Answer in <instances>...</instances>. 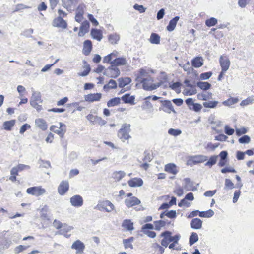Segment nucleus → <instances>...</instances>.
I'll use <instances>...</instances> for the list:
<instances>
[{"label":"nucleus","instance_id":"nucleus-1","mask_svg":"<svg viewBox=\"0 0 254 254\" xmlns=\"http://www.w3.org/2000/svg\"><path fill=\"white\" fill-rule=\"evenodd\" d=\"M130 131V125L127 123L123 124L118 131V137L122 141L125 142L131 138V136L129 135Z\"/></svg>","mask_w":254,"mask_h":254},{"label":"nucleus","instance_id":"nucleus-2","mask_svg":"<svg viewBox=\"0 0 254 254\" xmlns=\"http://www.w3.org/2000/svg\"><path fill=\"white\" fill-rule=\"evenodd\" d=\"M153 80L151 77H147L145 79L142 80L139 82L142 84V87L143 89L147 91H152L155 90L160 87L162 82H160L159 83L154 84L152 83Z\"/></svg>","mask_w":254,"mask_h":254},{"label":"nucleus","instance_id":"nucleus-3","mask_svg":"<svg viewBox=\"0 0 254 254\" xmlns=\"http://www.w3.org/2000/svg\"><path fill=\"white\" fill-rule=\"evenodd\" d=\"M42 100L41 99V95L40 92L35 91H33L30 100V105L36 109L37 111H40L42 109V106L40 104L42 103Z\"/></svg>","mask_w":254,"mask_h":254},{"label":"nucleus","instance_id":"nucleus-4","mask_svg":"<svg viewBox=\"0 0 254 254\" xmlns=\"http://www.w3.org/2000/svg\"><path fill=\"white\" fill-rule=\"evenodd\" d=\"M208 159V157L203 155H196L189 156L187 161V164L193 166L199 163H203Z\"/></svg>","mask_w":254,"mask_h":254},{"label":"nucleus","instance_id":"nucleus-5","mask_svg":"<svg viewBox=\"0 0 254 254\" xmlns=\"http://www.w3.org/2000/svg\"><path fill=\"white\" fill-rule=\"evenodd\" d=\"M95 208L99 211L105 210L107 212H110L115 209V206L111 202L106 200L99 203Z\"/></svg>","mask_w":254,"mask_h":254},{"label":"nucleus","instance_id":"nucleus-6","mask_svg":"<svg viewBox=\"0 0 254 254\" xmlns=\"http://www.w3.org/2000/svg\"><path fill=\"white\" fill-rule=\"evenodd\" d=\"M104 74L109 77L116 78L120 74V71L118 68L111 65L108 68L105 69Z\"/></svg>","mask_w":254,"mask_h":254},{"label":"nucleus","instance_id":"nucleus-7","mask_svg":"<svg viewBox=\"0 0 254 254\" xmlns=\"http://www.w3.org/2000/svg\"><path fill=\"white\" fill-rule=\"evenodd\" d=\"M59 127L55 125H52L50 127V129L63 138L66 132V126L62 122L59 123Z\"/></svg>","mask_w":254,"mask_h":254},{"label":"nucleus","instance_id":"nucleus-8","mask_svg":"<svg viewBox=\"0 0 254 254\" xmlns=\"http://www.w3.org/2000/svg\"><path fill=\"white\" fill-rule=\"evenodd\" d=\"M162 105L159 108V110H162L164 112L170 114L171 112L176 113V111L174 109L173 106L171 102L169 100L161 101Z\"/></svg>","mask_w":254,"mask_h":254},{"label":"nucleus","instance_id":"nucleus-9","mask_svg":"<svg viewBox=\"0 0 254 254\" xmlns=\"http://www.w3.org/2000/svg\"><path fill=\"white\" fill-rule=\"evenodd\" d=\"M79 0H62V5L69 12L74 10Z\"/></svg>","mask_w":254,"mask_h":254},{"label":"nucleus","instance_id":"nucleus-10","mask_svg":"<svg viewBox=\"0 0 254 254\" xmlns=\"http://www.w3.org/2000/svg\"><path fill=\"white\" fill-rule=\"evenodd\" d=\"M26 192L28 194L39 196L44 194L46 192V190L40 187H33L28 188Z\"/></svg>","mask_w":254,"mask_h":254},{"label":"nucleus","instance_id":"nucleus-11","mask_svg":"<svg viewBox=\"0 0 254 254\" xmlns=\"http://www.w3.org/2000/svg\"><path fill=\"white\" fill-rule=\"evenodd\" d=\"M70 202L72 206L80 207L83 205V199L79 195H74L70 198Z\"/></svg>","mask_w":254,"mask_h":254},{"label":"nucleus","instance_id":"nucleus-12","mask_svg":"<svg viewBox=\"0 0 254 254\" xmlns=\"http://www.w3.org/2000/svg\"><path fill=\"white\" fill-rule=\"evenodd\" d=\"M172 233L169 231H166L160 234V237H163L161 241L162 246L167 247L171 242V235Z\"/></svg>","mask_w":254,"mask_h":254},{"label":"nucleus","instance_id":"nucleus-13","mask_svg":"<svg viewBox=\"0 0 254 254\" xmlns=\"http://www.w3.org/2000/svg\"><path fill=\"white\" fill-rule=\"evenodd\" d=\"M52 25L54 27L62 28L63 29H66L67 27V23L61 16L55 18L53 21Z\"/></svg>","mask_w":254,"mask_h":254},{"label":"nucleus","instance_id":"nucleus-14","mask_svg":"<svg viewBox=\"0 0 254 254\" xmlns=\"http://www.w3.org/2000/svg\"><path fill=\"white\" fill-rule=\"evenodd\" d=\"M102 98V94L101 93H91L84 96L85 101L88 102H93L99 101Z\"/></svg>","mask_w":254,"mask_h":254},{"label":"nucleus","instance_id":"nucleus-15","mask_svg":"<svg viewBox=\"0 0 254 254\" xmlns=\"http://www.w3.org/2000/svg\"><path fill=\"white\" fill-rule=\"evenodd\" d=\"M71 247L72 249L76 250V254H81L85 249V245L83 243L78 240L72 244Z\"/></svg>","mask_w":254,"mask_h":254},{"label":"nucleus","instance_id":"nucleus-16","mask_svg":"<svg viewBox=\"0 0 254 254\" xmlns=\"http://www.w3.org/2000/svg\"><path fill=\"white\" fill-rule=\"evenodd\" d=\"M85 5L84 4L79 5L76 10V15L75 17V21L79 23L83 19V14L84 13Z\"/></svg>","mask_w":254,"mask_h":254},{"label":"nucleus","instance_id":"nucleus-17","mask_svg":"<svg viewBox=\"0 0 254 254\" xmlns=\"http://www.w3.org/2000/svg\"><path fill=\"white\" fill-rule=\"evenodd\" d=\"M69 189V184L68 181H63L60 184L58 188V193L60 195H64L68 190Z\"/></svg>","mask_w":254,"mask_h":254},{"label":"nucleus","instance_id":"nucleus-18","mask_svg":"<svg viewBox=\"0 0 254 254\" xmlns=\"http://www.w3.org/2000/svg\"><path fill=\"white\" fill-rule=\"evenodd\" d=\"M179 167L174 163H168L165 166L164 170L168 173L176 175L179 172Z\"/></svg>","mask_w":254,"mask_h":254},{"label":"nucleus","instance_id":"nucleus-19","mask_svg":"<svg viewBox=\"0 0 254 254\" xmlns=\"http://www.w3.org/2000/svg\"><path fill=\"white\" fill-rule=\"evenodd\" d=\"M219 62L221 67V70L223 71H227L230 65V60L227 58H224L223 56H221Z\"/></svg>","mask_w":254,"mask_h":254},{"label":"nucleus","instance_id":"nucleus-20","mask_svg":"<svg viewBox=\"0 0 254 254\" xmlns=\"http://www.w3.org/2000/svg\"><path fill=\"white\" fill-rule=\"evenodd\" d=\"M185 184L183 188L187 191L195 190L197 189L196 187L195 186V184L191 181L189 178H186L184 179Z\"/></svg>","mask_w":254,"mask_h":254},{"label":"nucleus","instance_id":"nucleus-21","mask_svg":"<svg viewBox=\"0 0 254 254\" xmlns=\"http://www.w3.org/2000/svg\"><path fill=\"white\" fill-rule=\"evenodd\" d=\"M30 166L27 165L20 164L16 167H14L11 170V175H18V173L24 170H28Z\"/></svg>","mask_w":254,"mask_h":254},{"label":"nucleus","instance_id":"nucleus-22","mask_svg":"<svg viewBox=\"0 0 254 254\" xmlns=\"http://www.w3.org/2000/svg\"><path fill=\"white\" fill-rule=\"evenodd\" d=\"M89 28V23L88 21L85 20L83 21L80 27L78 36L82 37L84 34L88 32Z\"/></svg>","mask_w":254,"mask_h":254},{"label":"nucleus","instance_id":"nucleus-23","mask_svg":"<svg viewBox=\"0 0 254 254\" xmlns=\"http://www.w3.org/2000/svg\"><path fill=\"white\" fill-rule=\"evenodd\" d=\"M125 203L127 207H131L134 205H138L140 201L136 197H132L125 200Z\"/></svg>","mask_w":254,"mask_h":254},{"label":"nucleus","instance_id":"nucleus-24","mask_svg":"<svg viewBox=\"0 0 254 254\" xmlns=\"http://www.w3.org/2000/svg\"><path fill=\"white\" fill-rule=\"evenodd\" d=\"M92 42L89 40H86L84 42L83 48V54L85 55H88L92 50Z\"/></svg>","mask_w":254,"mask_h":254},{"label":"nucleus","instance_id":"nucleus-25","mask_svg":"<svg viewBox=\"0 0 254 254\" xmlns=\"http://www.w3.org/2000/svg\"><path fill=\"white\" fill-rule=\"evenodd\" d=\"M127 64V60L125 57L117 58L111 63V64L116 67L118 66L126 65Z\"/></svg>","mask_w":254,"mask_h":254},{"label":"nucleus","instance_id":"nucleus-26","mask_svg":"<svg viewBox=\"0 0 254 254\" xmlns=\"http://www.w3.org/2000/svg\"><path fill=\"white\" fill-rule=\"evenodd\" d=\"M35 123L36 127L43 131L46 130L48 128V125L46 122L42 118L36 119Z\"/></svg>","mask_w":254,"mask_h":254},{"label":"nucleus","instance_id":"nucleus-27","mask_svg":"<svg viewBox=\"0 0 254 254\" xmlns=\"http://www.w3.org/2000/svg\"><path fill=\"white\" fill-rule=\"evenodd\" d=\"M128 185L131 187H140L143 184V181L141 178H134L128 182Z\"/></svg>","mask_w":254,"mask_h":254},{"label":"nucleus","instance_id":"nucleus-28","mask_svg":"<svg viewBox=\"0 0 254 254\" xmlns=\"http://www.w3.org/2000/svg\"><path fill=\"white\" fill-rule=\"evenodd\" d=\"M179 16H176L174 18L171 19L169 21V24L167 26V30L170 32L173 31L175 29L177 23L179 20Z\"/></svg>","mask_w":254,"mask_h":254},{"label":"nucleus","instance_id":"nucleus-29","mask_svg":"<svg viewBox=\"0 0 254 254\" xmlns=\"http://www.w3.org/2000/svg\"><path fill=\"white\" fill-rule=\"evenodd\" d=\"M147 77H150L148 75L147 71L143 68H141L139 71V74L136 78V81L137 82L140 81L142 80L145 79Z\"/></svg>","mask_w":254,"mask_h":254},{"label":"nucleus","instance_id":"nucleus-30","mask_svg":"<svg viewBox=\"0 0 254 254\" xmlns=\"http://www.w3.org/2000/svg\"><path fill=\"white\" fill-rule=\"evenodd\" d=\"M202 221L199 218L193 219L190 223L191 227L193 229H200L202 227Z\"/></svg>","mask_w":254,"mask_h":254},{"label":"nucleus","instance_id":"nucleus-31","mask_svg":"<svg viewBox=\"0 0 254 254\" xmlns=\"http://www.w3.org/2000/svg\"><path fill=\"white\" fill-rule=\"evenodd\" d=\"M192 65L195 68L201 67L203 64V60L200 57H197L191 61Z\"/></svg>","mask_w":254,"mask_h":254},{"label":"nucleus","instance_id":"nucleus-32","mask_svg":"<svg viewBox=\"0 0 254 254\" xmlns=\"http://www.w3.org/2000/svg\"><path fill=\"white\" fill-rule=\"evenodd\" d=\"M91 35L93 39L100 41L102 38V34L101 31L96 29H93L91 31Z\"/></svg>","mask_w":254,"mask_h":254},{"label":"nucleus","instance_id":"nucleus-33","mask_svg":"<svg viewBox=\"0 0 254 254\" xmlns=\"http://www.w3.org/2000/svg\"><path fill=\"white\" fill-rule=\"evenodd\" d=\"M122 226L128 231H132L134 229L133 223L130 220L126 219L124 220Z\"/></svg>","mask_w":254,"mask_h":254},{"label":"nucleus","instance_id":"nucleus-34","mask_svg":"<svg viewBox=\"0 0 254 254\" xmlns=\"http://www.w3.org/2000/svg\"><path fill=\"white\" fill-rule=\"evenodd\" d=\"M118 81L119 87L122 88L129 84L131 81V79L129 77L120 78Z\"/></svg>","mask_w":254,"mask_h":254},{"label":"nucleus","instance_id":"nucleus-35","mask_svg":"<svg viewBox=\"0 0 254 254\" xmlns=\"http://www.w3.org/2000/svg\"><path fill=\"white\" fill-rule=\"evenodd\" d=\"M117 87V84L114 80L110 79L108 84L105 85L103 89L105 91H108L109 89H116Z\"/></svg>","mask_w":254,"mask_h":254},{"label":"nucleus","instance_id":"nucleus-36","mask_svg":"<svg viewBox=\"0 0 254 254\" xmlns=\"http://www.w3.org/2000/svg\"><path fill=\"white\" fill-rule=\"evenodd\" d=\"M122 99L125 103L134 104V97L133 96H130L129 94H126L123 96Z\"/></svg>","mask_w":254,"mask_h":254},{"label":"nucleus","instance_id":"nucleus-37","mask_svg":"<svg viewBox=\"0 0 254 254\" xmlns=\"http://www.w3.org/2000/svg\"><path fill=\"white\" fill-rule=\"evenodd\" d=\"M160 37L158 34L154 33H152L150 37L149 42L151 44H158L160 43Z\"/></svg>","mask_w":254,"mask_h":254},{"label":"nucleus","instance_id":"nucleus-38","mask_svg":"<svg viewBox=\"0 0 254 254\" xmlns=\"http://www.w3.org/2000/svg\"><path fill=\"white\" fill-rule=\"evenodd\" d=\"M120 102L121 99L119 97H115L107 102V106L111 107L117 106L120 103Z\"/></svg>","mask_w":254,"mask_h":254},{"label":"nucleus","instance_id":"nucleus-39","mask_svg":"<svg viewBox=\"0 0 254 254\" xmlns=\"http://www.w3.org/2000/svg\"><path fill=\"white\" fill-rule=\"evenodd\" d=\"M15 122L14 120L4 122L3 124L4 129L6 130H11L12 127L15 124Z\"/></svg>","mask_w":254,"mask_h":254},{"label":"nucleus","instance_id":"nucleus-40","mask_svg":"<svg viewBox=\"0 0 254 254\" xmlns=\"http://www.w3.org/2000/svg\"><path fill=\"white\" fill-rule=\"evenodd\" d=\"M218 103V101H208L203 102V105L205 108H215L217 106Z\"/></svg>","mask_w":254,"mask_h":254},{"label":"nucleus","instance_id":"nucleus-41","mask_svg":"<svg viewBox=\"0 0 254 254\" xmlns=\"http://www.w3.org/2000/svg\"><path fill=\"white\" fill-rule=\"evenodd\" d=\"M197 86L202 90H207L210 88L211 85L207 82L199 81L197 83Z\"/></svg>","mask_w":254,"mask_h":254},{"label":"nucleus","instance_id":"nucleus-42","mask_svg":"<svg viewBox=\"0 0 254 254\" xmlns=\"http://www.w3.org/2000/svg\"><path fill=\"white\" fill-rule=\"evenodd\" d=\"M239 100L237 98H230L222 102V104L226 106H230L237 103Z\"/></svg>","mask_w":254,"mask_h":254},{"label":"nucleus","instance_id":"nucleus-43","mask_svg":"<svg viewBox=\"0 0 254 254\" xmlns=\"http://www.w3.org/2000/svg\"><path fill=\"white\" fill-rule=\"evenodd\" d=\"M155 230L159 231L161 228L165 226L166 222L165 220H158L154 222Z\"/></svg>","mask_w":254,"mask_h":254},{"label":"nucleus","instance_id":"nucleus-44","mask_svg":"<svg viewBox=\"0 0 254 254\" xmlns=\"http://www.w3.org/2000/svg\"><path fill=\"white\" fill-rule=\"evenodd\" d=\"M198 240V236L196 233L192 232L189 238V244L190 246L194 244Z\"/></svg>","mask_w":254,"mask_h":254},{"label":"nucleus","instance_id":"nucleus-45","mask_svg":"<svg viewBox=\"0 0 254 254\" xmlns=\"http://www.w3.org/2000/svg\"><path fill=\"white\" fill-rule=\"evenodd\" d=\"M119 39L120 36L117 34H111L109 36V41L111 44H116Z\"/></svg>","mask_w":254,"mask_h":254},{"label":"nucleus","instance_id":"nucleus-46","mask_svg":"<svg viewBox=\"0 0 254 254\" xmlns=\"http://www.w3.org/2000/svg\"><path fill=\"white\" fill-rule=\"evenodd\" d=\"M254 98L253 96H249L247 99L243 100L240 103L241 106H245L251 104L254 102Z\"/></svg>","mask_w":254,"mask_h":254},{"label":"nucleus","instance_id":"nucleus-47","mask_svg":"<svg viewBox=\"0 0 254 254\" xmlns=\"http://www.w3.org/2000/svg\"><path fill=\"white\" fill-rule=\"evenodd\" d=\"M217 19L214 17H211L205 21V25L208 27L215 26L217 23Z\"/></svg>","mask_w":254,"mask_h":254},{"label":"nucleus","instance_id":"nucleus-48","mask_svg":"<svg viewBox=\"0 0 254 254\" xmlns=\"http://www.w3.org/2000/svg\"><path fill=\"white\" fill-rule=\"evenodd\" d=\"M152 159L153 155L152 153L147 151L144 152V157L142 159L144 162H150Z\"/></svg>","mask_w":254,"mask_h":254},{"label":"nucleus","instance_id":"nucleus-49","mask_svg":"<svg viewBox=\"0 0 254 254\" xmlns=\"http://www.w3.org/2000/svg\"><path fill=\"white\" fill-rule=\"evenodd\" d=\"M217 158V156H211L209 160L205 164V165L211 167L216 163Z\"/></svg>","mask_w":254,"mask_h":254},{"label":"nucleus","instance_id":"nucleus-50","mask_svg":"<svg viewBox=\"0 0 254 254\" xmlns=\"http://www.w3.org/2000/svg\"><path fill=\"white\" fill-rule=\"evenodd\" d=\"M234 188V185L232 183V182L228 179H226L225 181V189H230L231 190Z\"/></svg>","mask_w":254,"mask_h":254},{"label":"nucleus","instance_id":"nucleus-51","mask_svg":"<svg viewBox=\"0 0 254 254\" xmlns=\"http://www.w3.org/2000/svg\"><path fill=\"white\" fill-rule=\"evenodd\" d=\"M221 172L223 174H225L227 173H236V171L235 170V169H233V168L230 167V166H227L223 169H221Z\"/></svg>","mask_w":254,"mask_h":254},{"label":"nucleus","instance_id":"nucleus-52","mask_svg":"<svg viewBox=\"0 0 254 254\" xmlns=\"http://www.w3.org/2000/svg\"><path fill=\"white\" fill-rule=\"evenodd\" d=\"M250 140V137L249 136L244 135L239 139V142L241 144L249 143Z\"/></svg>","mask_w":254,"mask_h":254},{"label":"nucleus","instance_id":"nucleus-53","mask_svg":"<svg viewBox=\"0 0 254 254\" xmlns=\"http://www.w3.org/2000/svg\"><path fill=\"white\" fill-rule=\"evenodd\" d=\"M168 133L170 135L176 136L181 134V131L179 129H175L173 128H170L168 130Z\"/></svg>","mask_w":254,"mask_h":254},{"label":"nucleus","instance_id":"nucleus-54","mask_svg":"<svg viewBox=\"0 0 254 254\" xmlns=\"http://www.w3.org/2000/svg\"><path fill=\"white\" fill-rule=\"evenodd\" d=\"M90 67L89 65H87L85 66V69L82 72L78 73V75L79 76L84 77L88 75L90 71Z\"/></svg>","mask_w":254,"mask_h":254},{"label":"nucleus","instance_id":"nucleus-55","mask_svg":"<svg viewBox=\"0 0 254 254\" xmlns=\"http://www.w3.org/2000/svg\"><path fill=\"white\" fill-rule=\"evenodd\" d=\"M212 73L211 72H207L201 73L200 75V78L201 80H207L210 78V77L212 76Z\"/></svg>","mask_w":254,"mask_h":254},{"label":"nucleus","instance_id":"nucleus-56","mask_svg":"<svg viewBox=\"0 0 254 254\" xmlns=\"http://www.w3.org/2000/svg\"><path fill=\"white\" fill-rule=\"evenodd\" d=\"M225 133L228 135H232L234 133V129L231 128L228 125H225L224 127Z\"/></svg>","mask_w":254,"mask_h":254},{"label":"nucleus","instance_id":"nucleus-57","mask_svg":"<svg viewBox=\"0 0 254 254\" xmlns=\"http://www.w3.org/2000/svg\"><path fill=\"white\" fill-rule=\"evenodd\" d=\"M151 96H149L146 97L145 98V101L144 102V105L146 109H150L153 108V106H152V104L151 103V102L150 101H149L148 100H147L148 99H151Z\"/></svg>","mask_w":254,"mask_h":254},{"label":"nucleus","instance_id":"nucleus-58","mask_svg":"<svg viewBox=\"0 0 254 254\" xmlns=\"http://www.w3.org/2000/svg\"><path fill=\"white\" fill-rule=\"evenodd\" d=\"M133 8L139 12V13H142L145 12L146 8L144 7L142 5H138L137 4H135L133 6Z\"/></svg>","mask_w":254,"mask_h":254},{"label":"nucleus","instance_id":"nucleus-59","mask_svg":"<svg viewBox=\"0 0 254 254\" xmlns=\"http://www.w3.org/2000/svg\"><path fill=\"white\" fill-rule=\"evenodd\" d=\"M31 126L28 124L23 125L19 130V133L21 134H23L27 129H30Z\"/></svg>","mask_w":254,"mask_h":254},{"label":"nucleus","instance_id":"nucleus-60","mask_svg":"<svg viewBox=\"0 0 254 254\" xmlns=\"http://www.w3.org/2000/svg\"><path fill=\"white\" fill-rule=\"evenodd\" d=\"M247 132V129L245 127L236 129V134L237 136H241L245 134Z\"/></svg>","mask_w":254,"mask_h":254},{"label":"nucleus","instance_id":"nucleus-61","mask_svg":"<svg viewBox=\"0 0 254 254\" xmlns=\"http://www.w3.org/2000/svg\"><path fill=\"white\" fill-rule=\"evenodd\" d=\"M182 67L184 71L187 72L189 73H190L192 70V68L190 66V64L189 62H188L187 63L184 64Z\"/></svg>","mask_w":254,"mask_h":254},{"label":"nucleus","instance_id":"nucleus-62","mask_svg":"<svg viewBox=\"0 0 254 254\" xmlns=\"http://www.w3.org/2000/svg\"><path fill=\"white\" fill-rule=\"evenodd\" d=\"M28 247V246L19 245L15 248L14 253L15 254H19L20 252L23 251L24 250H26Z\"/></svg>","mask_w":254,"mask_h":254},{"label":"nucleus","instance_id":"nucleus-63","mask_svg":"<svg viewBox=\"0 0 254 254\" xmlns=\"http://www.w3.org/2000/svg\"><path fill=\"white\" fill-rule=\"evenodd\" d=\"M202 106L201 104L198 103H194L192 107H191L190 110H193L195 112H199L202 109Z\"/></svg>","mask_w":254,"mask_h":254},{"label":"nucleus","instance_id":"nucleus-64","mask_svg":"<svg viewBox=\"0 0 254 254\" xmlns=\"http://www.w3.org/2000/svg\"><path fill=\"white\" fill-rule=\"evenodd\" d=\"M247 166L250 168L249 172L251 174H254V161H249L247 163Z\"/></svg>","mask_w":254,"mask_h":254}]
</instances>
